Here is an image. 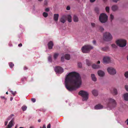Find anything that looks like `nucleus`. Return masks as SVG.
Returning <instances> with one entry per match:
<instances>
[{
	"label": "nucleus",
	"mask_w": 128,
	"mask_h": 128,
	"mask_svg": "<svg viewBox=\"0 0 128 128\" xmlns=\"http://www.w3.org/2000/svg\"><path fill=\"white\" fill-rule=\"evenodd\" d=\"M82 84L81 78L79 74L75 72L68 73L65 79L64 85L66 88L71 91L79 88Z\"/></svg>",
	"instance_id": "1"
},
{
	"label": "nucleus",
	"mask_w": 128,
	"mask_h": 128,
	"mask_svg": "<svg viewBox=\"0 0 128 128\" xmlns=\"http://www.w3.org/2000/svg\"><path fill=\"white\" fill-rule=\"evenodd\" d=\"M78 94L82 97V101H86L88 99L89 94L87 92L83 90H81L79 92Z\"/></svg>",
	"instance_id": "2"
},
{
	"label": "nucleus",
	"mask_w": 128,
	"mask_h": 128,
	"mask_svg": "<svg viewBox=\"0 0 128 128\" xmlns=\"http://www.w3.org/2000/svg\"><path fill=\"white\" fill-rule=\"evenodd\" d=\"M93 47L90 45H87L82 47L81 50L83 53H88L90 50L93 49Z\"/></svg>",
	"instance_id": "3"
},
{
	"label": "nucleus",
	"mask_w": 128,
	"mask_h": 128,
	"mask_svg": "<svg viewBox=\"0 0 128 128\" xmlns=\"http://www.w3.org/2000/svg\"><path fill=\"white\" fill-rule=\"evenodd\" d=\"M116 42L118 46L121 47H124L126 45V41L124 39L118 40L116 41Z\"/></svg>",
	"instance_id": "4"
},
{
	"label": "nucleus",
	"mask_w": 128,
	"mask_h": 128,
	"mask_svg": "<svg viewBox=\"0 0 128 128\" xmlns=\"http://www.w3.org/2000/svg\"><path fill=\"white\" fill-rule=\"evenodd\" d=\"M108 19V16L106 14L104 13L101 14L99 17V20L100 22L102 23L106 22Z\"/></svg>",
	"instance_id": "5"
},
{
	"label": "nucleus",
	"mask_w": 128,
	"mask_h": 128,
	"mask_svg": "<svg viewBox=\"0 0 128 128\" xmlns=\"http://www.w3.org/2000/svg\"><path fill=\"white\" fill-rule=\"evenodd\" d=\"M108 105L109 106H111L110 109L115 107L116 105V100L112 98H109Z\"/></svg>",
	"instance_id": "6"
},
{
	"label": "nucleus",
	"mask_w": 128,
	"mask_h": 128,
	"mask_svg": "<svg viewBox=\"0 0 128 128\" xmlns=\"http://www.w3.org/2000/svg\"><path fill=\"white\" fill-rule=\"evenodd\" d=\"M111 35L108 32H106L104 35V39L106 41H109L112 39Z\"/></svg>",
	"instance_id": "7"
},
{
	"label": "nucleus",
	"mask_w": 128,
	"mask_h": 128,
	"mask_svg": "<svg viewBox=\"0 0 128 128\" xmlns=\"http://www.w3.org/2000/svg\"><path fill=\"white\" fill-rule=\"evenodd\" d=\"M107 70L108 73L111 75H114L116 73V70L112 67H108L107 68Z\"/></svg>",
	"instance_id": "8"
},
{
	"label": "nucleus",
	"mask_w": 128,
	"mask_h": 128,
	"mask_svg": "<svg viewBox=\"0 0 128 128\" xmlns=\"http://www.w3.org/2000/svg\"><path fill=\"white\" fill-rule=\"evenodd\" d=\"M54 70L57 74H61L64 72L63 69L60 66L55 67L54 68Z\"/></svg>",
	"instance_id": "9"
},
{
	"label": "nucleus",
	"mask_w": 128,
	"mask_h": 128,
	"mask_svg": "<svg viewBox=\"0 0 128 128\" xmlns=\"http://www.w3.org/2000/svg\"><path fill=\"white\" fill-rule=\"evenodd\" d=\"M103 61L104 63L108 64L110 61V58L108 56H106L104 57L103 58Z\"/></svg>",
	"instance_id": "10"
},
{
	"label": "nucleus",
	"mask_w": 128,
	"mask_h": 128,
	"mask_svg": "<svg viewBox=\"0 0 128 128\" xmlns=\"http://www.w3.org/2000/svg\"><path fill=\"white\" fill-rule=\"evenodd\" d=\"M98 76L100 77H103L105 75L104 72L101 70H100L98 71Z\"/></svg>",
	"instance_id": "11"
},
{
	"label": "nucleus",
	"mask_w": 128,
	"mask_h": 128,
	"mask_svg": "<svg viewBox=\"0 0 128 128\" xmlns=\"http://www.w3.org/2000/svg\"><path fill=\"white\" fill-rule=\"evenodd\" d=\"M103 106L100 104H98L96 105L94 107V109L96 110H99L103 108Z\"/></svg>",
	"instance_id": "12"
},
{
	"label": "nucleus",
	"mask_w": 128,
	"mask_h": 128,
	"mask_svg": "<svg viewBox=\"0 0 128 128\" xmlns=\"http://www.w3.org/2000/svg\"><path fill=\"white\" fill-rule=\"evenodd\" d=\"M14 114H12L8 116L7 119V120L8 121L11 120H10L14 121Z\"/></svg>",
	"instance_id": "13"
},
{
	"label": "nucleus",
	"mask_w": 128,
	"mask_h": 128,
	"mask_svg": "<svg viewBox=\"0 0 128 128\" xmlns=\"http://www.w3.org/2000/svg\"><path fill=\"white\" fill-rule=\"evenodd\" d=\"M53 45L54 44L52 42V41H50L48 44V48L49 49H52Z\"/></svg>",
	"instance_id": "14"
},
{
	"label": "nucleus",
	"mask_w": 128,
	"mask_h": 128,
	"mask_svg": "<svg viewBox=\"0 0 128 128\" xmlns=\"http://www.w3.org/2000/svg\"><path fill=\"white\" fill-rule=\"evenodd\" d=\"M66 18V15L63 16L60 20V22L63 23H64L65 22Z\"/></svg>",
	"instance_id": "15"
},
{
	"label": "nucleus",
	"mask_w": 128,
	"mask_h": 128,
	"mask_svg": "<svg viewBox=\"0 0 128 128\" xmlns=\"http://www.w3.org/2000/svg\"><path fill=\"white\" fill-rule=\"evenodd\" d=\"M123 98L126 101H128V93H126L124 94L123 96Z\"/></svg>",
	"instance_id": "16"
},
{
	"label": "nucleus",
	"mask_w": 128,
	"mask_h": 128,
	"mask_svg": "<svg viewBox=\"0 0 128 128\" xmlns=\"http://www.w3.org/2000/svg\"><path fill=\"white\" fill-rule=\"evenodd\" d=\"M111 9L113 11H115L118 10V7L116 5H113L112 6Z\"/></svg>",
	"instance_id": "17"
},
{
	"label": "nucleus",
	"mask_w": 128,
	"mask_h": 128,
	"mask_svg": "<svg viewBox=\"0 0 128 128\" xmlns=\"http://www.w3.org/2000/svg\"><path fill=\"white\" fill-rule=\"evenodd\" d=\"M59 15L58 14H54V19L56 21L58 20Z\"/></svg>",
	"instance_id": "18"
},
{
	"label": "nucleus",
	"mask_w": 128,
	"mask_h": 128,
	"mask_svg": "<svg viewBox=\"0 0 128 128\" xmlns=\"http://www.w3.org/2000/svg\"><path fill=\"white\" fill-rule=\"evenodd\" d=\"M100 66L99 65L93 64L92 65V68L94 69H98L100 68Z\"/></svg>",
	"instance_id": "19"
},
{
	"label": "nucleus",
	"mask_w": 128,
	"mask_h": 128,
	"mask_svg": "<svg viewBox=\"0 0 128 128\" xmlns=\"http://www.w3.org/2000/svg\"><path fill=\"white\" fill-rule=\"evenodd\" d=\"M92 93L94 96H96L98 94V91L96 90H92Z\"/></svg>",
	"instance_id": "20"
},
{
	"label": "nucleus",
	"mask_w": 128,
	"mask_h": 128,
	"mask_svg": "<svg viewBox=\"0 0 128 128\" xmlns=\"http://www.w3.org/2000/svg\"><path fill=\"white\" fill-rule=\"evenodd\" d=\"M91 77L92 80L94 82L96 80V78L94 74H92L91 75Z\"/></svg>",
	"instance_id": "21"
},
{
	"label": "nucleus",
	"mask_w": 128,
	"mask_h": 128,
	"mask_svg": "<svg viewBox=\"0 0 128 128\" xmlns=\"http://www.w3.org/2000/svg\"><path fill=\"white\" fill-rule=\"evenodd\" d=\"M66 18H68V21L69 22H72V17L70 15H68L66 16Z\"/></svg>",
	"instance_id": "22"
},
{
	"label": "nucleus",
	"mask_w": 128,
	"mask_h": 128,
	"mask_svg": "<svg viewBox=\"0 0 128 128\" xmlns=\"http://www.w3.org/2000/svg\"><path fill=\"white\" fill-rule=\"evenodd\" d=\"M59 55V54L58 53H55L54 55V60H56Z\"/></svg>",
	"instance_id": "23"
},
{
	"label": "nucleus",
	"mask_w": 128,
	"mask_h": 128,
	"mask_svg": "<svg viewBox=\"0 0 128 128\" xmlns=\"http://www.w3.org/2000/svg\"><path fill=\"white\" fill-rule=\"evenodd\" d=\"M86 64L88 66H90L91 65L92 62L88 60L87 59L86 60Z\"/></svg>",
	"instance_id": "24"
},
{
	"label": "nucleus",
	"mask_w": 128,
	"mask_h": 128,
	"mask_svg": "<svg viewBox=\"0 0 128 128\" xmlns=\"http://www.w3.org/2000/svg\"><path fill=\"white\" fill-rule=\"evenodd\" d=\"M75 22H77L78 21V17L76 15H74L73 18Z\"/></svg>",
	"instance_id": "25"
},
{
	"label": "nucleus",
	"mask_w": 128,
	"mask_h": 128,
	"mask_svg": "<svg viewBox=\"0 0 128 128\" xmlns=\"http://www.w3.org/2000/svg\"><path fill=\"white\" fill-rule=\"evenodd\" d=\"M65 58L68 60H69L70 58V56L69 54H67L65 55Z\"/></svg>",
	"instance_id": "26"
},
{
	"label": "nucleus",
	"mask_w": 128,
	"mask_h": 128,
	"mask_svg": "<svg viewBox=\"0 0 128 128\" xmlns=\"http://www.w3.org/2000/svg\"><path fill=\"white\" fill-rule=\"evenodd\" d=\"M27 108V107L25 106H23L22 107V109L23 111H26Z\"/></svg>",
	"instance_id": "27"
},
{
	"label": "nucleus",
	"mask_w": 128,
	"mask_h": 128,
	"mask_svg": "<svg viewBox=\"0 0 128 128\" xmlns=\"http://www.w3.org/2000/svg\"><path fill=\"white\" fill-rule=\"evenodd\" d=\"M43 16L44 17L46 18L48 16V14L47 13L44 12L43 13Z\"/></svg>",
	"instance_id": "28"
},
{
	"label": "nucleus",
	"mask_w": 128,
	"mask_h": 128,
	"mask_svg": "<svg viewBox=\"0 0 128 128\" xmlns=\"http://www.w3.org/2000/svg\"><path fill=\"white\" fill-rule=\"evenodd\" d=\"M9 65L10 67L11 68H12V67L14 66V64L12 62H10L9 63Z\"/></svg>",
	"instance_id": "29"
},
{
	"label": "nucleus",
	"mask_w": 128,
	"mask_h": 128,
	"mask_svg": "<svg viewBox=\"0 0 128 128\" xmlns=\"http://www.w3.org/2000/svg\"><path fill=\"white\" fill-rule=\"evenodd\" d=\"M48 61L49 62H52V56H49L48 58Z\"/></svg>",
	"instance_id": "30"
},
{
	"label": "nucleus",
	"mask_w": 128,
	"mask_h": 128,
	"mask_svg": "<svg viewBox=\"0 0 128 128\" xmlns=\"http://www.w3.org/2000/svg\"><path fill=\"white\" fill-rule=\"evenodd\" d=\"M110 20L111 21H112V20L114 19V16L112 14H110Z\"/></svg>",
	"instance_id": "31"
},
{
	"label": "nucleus",
	"mask_w": 128,
	"mask_h": 128,
	"mask_svg": "<svg viewBox=\"0 0 128 128\" xmlns=\"http://www.w3.org/2000/svg\"><path fill=\"white\" fill-rule=\"evenodd\" d=\"M113 92L114 94L116 95L117 94V90L115 88H114L113 90Z\"/></svg>",
	"instance_id": "32"
},
{
	"label": "nucleus",
	"mask_w": 128,
	"mask_h": 128,
	"mask_svg": "<svg viewBox=\"0 0 128 128\" xmlns=\"http://www.w3.org/2000/svg\"><path fill=\"white\" fill-rule=\"evenodd\" d=\"M98 28L99 30L101 31L102 32L104 30V28L102 26H100L98 27Z\"/></svg>",
	"instance_id": "33"
},
{
	"label": "nucleus",
	"mask_w": 128,
	"mask_h": 128,
	"mask_svg": "<svg viewBox=\"0 0 128 128\" xmlns=\"http://www.w3.org/2000/svg\"><path fill=\"white\" fill-rule=\"evenodd\" d=\"M106 10L107 12H109L110 10L109 7L108 6H106Z\"/></svg>",
	"instance_id": "34"
},
{
	"label": "nucleus",
	"mask_w": 128,
	"mask_h": 128,
	"mask_svg": "<svg viewBox=\"0 0 128 128\" xmlns=\"http://www.w3.org/2000/svg\"><path fill=\"white\" fill-rule=\"evenodd\" d=\"M10 92H11V93L14 96H15L16 94V91L13 92L11 90L10 91Z\"/></svg>",
	"instance_id": "35"
},
{
	"label": "nucleus",
	"mask_w": 128,
	"mask_h": 128,
	"mask_svg": "<svg viewBox=\"0 0 128 128\" xmlns=\"http://www.w3.org/2000/svg\"><path fill=\"white\" fill-rule=\"evenodd\" d=\"M124 75L126 78H128V71L126 72L124 74Z\"/></svg>",
	"instance_id": "36"
},
{
	"label": "nucleus",
	"mask_w": 128,
	"mask_h": 128,
	"mask_svg": "<svg viewBox=\"0 0 128 128\" xmlns=\"http://www.w3.org/2000/svg\"><path fill=\"white\" fill-rule=\"evenodd\" d=\"M78 66L80 68H81L82 67V65L81 63L78 62Z\"/></svg>",
	"instance_id": "37"
},
{
	"label": "nucleus",
	"mask_w": 128,
	"mask_h": 128,
	"mask_svg": "<svg viewBox=\"0 0 128 128\" xmlns=\"http://www.w3.org/2000/svg\"><path fill=\"white\" fill-rule=\"evenodd\" d=\"M112 47L114 48H116L117 47V46L114 44H112Z\"/></svg>",
	"instance_id": "38"
},
{
	"label": "nucleus",
	"mask_w": 128,
	"mask_h": 128,
	"mask_svg": "<svg viewBox=\"0 0 128 128\" xmlns=\"http://www.w3.org/2000/svg\"><path fill=\"white\" fill-rule=\"evenodd\" d=\"M31 100L33 102H34L36 101V99L35 98H32L31 99Z\"/></svg>",
	"instance_id": "39"
},
{
	"label": "nucleus",
	"mask_w": 128,
	"mask_h": 128,
	"mask_svg": "<svg viewBox=\"0 0 128 128\" xmlns=\"http://www.w3.org/2000/svg\"><path fill=\"white\" fill-rule=\"evenodd\" d=\"M125 88L126 90L128 92V86L126 85L125 86Z\"/></svg>",
	"instance_id": "40"
},
{
	"label": "nucleus",
	"mask_w": 128,
	"mask_h": 128,
	"mask_svg": "<svg viewBox=\"0 0 128 128\" xmlns=\"http://www.w3.org/2000/svg\"><path fill=\"white\" fill-rule=\"evenodd\" d=\"M91 26L92 27H95V24L94 23H92L91 24Z\"/></svg>",
	"instance_id": "41"
},
{
	"label": "nucleus",
	"mask_w": 128,
	"mask_h": 128,
	"mask_svg": "<svg viewBox=\"0 0 128 128\" xmlns=\"http://www.w3.org/2000/svg\"><path fill=\"white\" fill-rule=\"evenodd\" d=\"M61 60L62 62H64V57H62L61 58Z\"/></svg>",
	"instance_id": "42"
},
{
	"label": "nucleus",
	"mask_w": 128,
	"mask_h": 128,
	"mask_svg": "<svg viewBox=\"0 0 128 128\" xmlns=\"http://www.w3.org/2000/svg\"><path fill=\"white\" fill-rule=\"evenodd\" d=\"M66 9L67 10H69L70 9V8L69 6H67L66 8Z\"/></svg>",
	"instance_id": "43"
},
{
	"label": "nucleus",
	"mask_w": 128,
	"mask_h": 128,
	"mask_svg": "<svg viewBox=\"0 0 128 128\" xmlns=\"http://www.w3.org/2000/svg\"><path fill=\"white\" fill-rule=\"evenodd\" d=\"M45 10L46 12H48L49 10V8H46L45 9Z\"/></svg>",
	"instance_id": "44"
},
{
	"label": "nucleus",
	"mask_w": 128,
	"mask_h": 128,
	"mask_svg": "<svg viewBox=\"0 0 128 128\" xmlns=\"http://www.w3.org/2000/svg\"><path fill=\"white\" fill-rule=\"evenodd\" d=\"M50 124H48L47 126V128H50Z\"/></svg>",
	"instance_id": "45"
},
{
	"label": "nucleus",
	"mask_w": 128,
	"mask_h": 128,
	"mask_svg": "<svg viewBox=\"0 0 128 128\" xmlns=\"http://www.w3.org/2000/svg\"><path fill=\"white\" fill-rule=\"evenodd\" d=\"M8 121L7 120V121H6L5 122H4V125L5 126H6L7 124H8Z\"/></svg>",
	"instance_id": "46"
},
{
	"label": "nucleus",
	"mask_w": 128,
	"mask_h": 128,
	"mask_svg": "<svg viewBox=\"0 0 128 128\" xmlns=\"http://www.w3.org/2000/svg\"><path fill=\"white\" fill-rule=\"evenodd\" d=\"M113 0V1L114 2H117L119 0Z\"/></svg>",
	"instance_id": "47"
},
{
	"label": "nucleus",
	"mask_w": 128,
	"mask_h": 128,
	"mask_svg": "<svg viewBox=\"0 0 128 128\" xmlns=\"http://www.w3.org/2000/svg\"><path fill=\"white\" fill-rule=\"evenodd\" d=\"M93 44H96V42L95 40H94L93 41Z\"/></svg>",
	"instance_id": "48"
},
{
	"label": "nucleus",
	"mask_w": 128,
	"mask_h": 128,
	"mask_svg": "<svg viewBox=\"0 0 128 128\" xmlns=\"http://www.w3.org/2000/svg\"><path fill=\"white\" fill-rule=\"evenodd\" d=\"M47 4V2L46 0H45L44 1V4L45 5H46Z\"/></svg>",
	"instance_id": "49"
},
{
	"label": "nucleus",
	"mask_w": 128,
	"mask_h": 128,
	"mask_svg": "<svg viewBox=\"0 0 128 128\" xmlns=\"http://www.w3.org/2000/svg\"><path fill=\"white\" fill-rule=\"evenodd\" d=\"M40 128H46L45 125H44L42 128L41 127H40Z\"/></svg>",
	"instance_id": "50"
},
{
	"label": "nucleus",
	"mask_w": 128,
	"mask_h": 128,
	"mask_svg": "<svg viewBox=\"0 0 128 128\" xmlns=\"http://www.w3.org/2000/svg\"><path fill=\"white\" fill-rule=\"evenodd\" d=\"M22 46V44L20 43L18 45V46L19 47H21Z\"/></svg>",
	"instance_id": "51"
},
{
	"label": "nucleus",
	"mask_w": 128,
	"mask_h": 128,
	"mask_svg": "<svg viewBox=\"0 0 128 128\" xmlns=\"http://www.w3.org/2000/svg\"><path fill=\"white\" fill-rule=\"evenodd\" d=\"M96 0H90V1L91 2H94Z\"/></svg>",
	"instance_id": "52"
},
{
	"label": "nucleus",
	"mask_w": 128,
	"mask_h": 128,
	"mask_svg": "<svg viewBox=\"0 0 128 128\" xmlns=\"http://www.w3.org/2000/svg\"><path fill=\"white\" fill-rule=\"evenodd\" d=\"M13 99V98L12 97H10V100L11 101H12V100Z\"/></svg>",
	"instance_id": "53"
},
{
	"label": "nucleus",
	"mask_w": 128,
	"mask_h": 128,
	"mask_svg": "<svg viewBox=\"0 0 128 128\" xmlns=\"http://www.w3.org/2000/svg\"><path fill=\"white\" fill-rule=\"evenodd\" d=\"M98 9L97 8H95V10L96 11H97L98 10Z\"/></svg>",
	"instance_id": "54"
},
{
	"label": "nucleus",
	"mask_w": 128,
	"mask_h": 128,
	"mask_svg": "<svg viewBox=\"0 0 128 128\" xmlns=\"http://www.w3.org/2000/svg\"><path fill=\"white\" fill-rule=\"evenodd\" d=\"M100 63V61L99 60L98 61V62H97L98 64H99Z\"/></svg>",
	"instance_id": "55"
},
{
	"label": "nucleus",
	"mask_w": 128,
	"mask_h": 128,
	"mask_svg": "<svg viewBox=\"0 0 128 128\" xmlns=\"http://www.w3.org/2000/svg\"><path fill=\"white\" fill-rule=\"evenodd\" d=\"M24 70H26L27 69V68L26 67H25L24 68Z\"/></svg>",
	"instance_id": "56"
},
{
	"label": "nucleus",
	"mask_w": 128,
	"mask_h": 128,
	"mask_svg": "<svg viewBox=\"0 0 128 128\" xmlns=\"http://www.w3.org/2000/svg\"><path fill=\"white\" fill-rule=\"evenodd\" d=\"M30 128H34V127L33 126H31L30 127Z\"/></svg>",
	"instance_id": "57"
},
{
	"label": "nucleus",
	"mask_w": 128,
	"mask_h": 128,
	"mask_svg": "<svg viewBox=\"0 0 128 128\" xmlns=\"http://www.w3.org/2000/svg\"><path fill=\"white\" fill-rule=\"evenodd\" d=\"M126 121L127 122V124L128 125V119L126 120Z\"/></svg>",
	"instance_id": "58"
},
{
	"label": "nucleus",
	"mask_w": 128,
	"mask_h": 128,
	"mask_svg": "<svg viewBox=\"0 0 128 128\" xmlns=\"http://www.w3.org/2000/svg\"><path fill=\"white\" fill-rule=\"evenodd\" d=\"M1 97L2 98H4V96H1Z\"/></svg>",
	"instance_id": "59"
},
{
	"label": "nucleus",
	"mask_w": 128,
	"mask_h": 128,
	"mask_svg": "<svg viewBox=\"0 0 128 128\" xmlns=\"http://www.w3.org/2000/svg\"><path fill=\"white\" fill-rule=\"evenodd\" d=\"M18 127L17 126H16L14 128H17Z\"/></svg>",
	"instance_id": "60"
},
{
	"label": "nucleus",
	"mask_w": 128,
	"mask_h": 128,
	"mask_svg": "<svg viewBox=\"0 0 128 128\" xmlns=\"http://www.w3.org/2000/svg\"><path fill=\"white\" fill-rule=\"evenodd\" d=\"M38 1L39 2H41L43 0H38Z\"/></svg>",
	"instance_id": "61"
},
{
	"label": "nucleus",
	"mask_w": 128,
	"mask_h": 128,
	"mask_svg": "<svg viewBox=\"0 0 128 128\" xmlns=\"http://www.w3.org/2000/svg\"><path fill=\"white\" fill-rule=\"evenodd\" d=\"M38 122H40V120H38Z\"/></svg>",
	"instance_id": "62"
},
{
	"label": "nucleus",
	"mask_w": 128,
	"mask_h": 128,
	"mask_svg": "<svg viewBox=\"0 0 128 128\" xmlns=\"http://www.w3.org/2000/svg\"><path fill=\"white\" fill-rule=\"evenodd\" d=\"M19 128H24L22 127H20Z\"/></svg>",
	"instance_id": "63"
},
{
	"label": "nucleus",
	"mask_w": 128,
	"mask_h": 128,
	"mask_svg": "<svg viewBox=\"0 0 128 128\" xmlns=\"http://www.w3.org/2000/svg\"><path fill=\"white\" fill-rule=\"evenodd\" d=\"M22 81H23L24 80V79L23 78H22Z\"/></svg>",
	"instance_id": "64"
}]
</instances>
